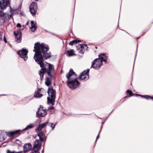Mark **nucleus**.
<instances>
[{
	"label": "nucleus",
	"instance_id": "obj_6",
	"mask_svg": "<svg viewBox=\"0 0 153 153\" xmlns=\"http://www.w3.org/2000/svg\"><path fill=\"white\" fill-rule=\"evenodd\" d=\"M89 69H88L87 70L84 71L80 74L79 78L82 80H86L89 78L88 72Z\"/></svg>",
	"mask_w": 153,
	"mask_h": 153
},
{
	"label": "nucleus",
	"instance_id": "obj_12",
	"mask_svg": "<svg viewBox=\"0 0 153 153\" xmlns=\"http://www.w3.org/2000/svg\"><path fill=\"white\" fill-rule=\"evenodd\" d=\"M85 47H87V46L85 45H82L79 44L76 46V48L79 52L82 53L84 52V48Z\"/></svg>",
	"mask_w": 153,
	"mask_h": 153
},
{
	"label": "nucleus",
	"instance_id": "obj_26",
	"mask_svg": "<svg viewBox=\"0 0 153 153\" xmlns=\"http://www.w3.org/2000/svg\"><path fill=\"white\" fill-rule=\"evenodd\" d=\"M7 153H17V152L15 151H11L9 149H8L7 150Z\"/></svg>",
	"mask_w": 153,
	"mask_h": 153
},
{
	"label": "nucleus",
	"instance_id": "obj_33",
	"mask_svg": "<svg viewBox=\"0 0 153 153\" xmlns=\"http://www.w3.org/2000/svg\"><path fill=\"white\" fill-rule=\"evenodd\" d=\"M99 134H98V135L97 136V137L96 141L97 140V139L99 138Z\"/></svg>",
	"mask_w": 153,
	"mask_h": 153
},
{
	"label": "nucleus",
	"instance_id": "obj_11",
	"mask_svg": "<svg viewBox=\"0 0 153 153\" xmlns=\"http://www.w3.org/2000/svg\"><path fill=\"white\" fill-rule=\"evenodd\" d=\"M40 141L39 140H36L34 142L33 146L34 150L39 151L40 149L41 146Z\"/></svg>",
	"mask_w": 153,
	"mask_h": 153
},
{
	"label": "nucleus",
	"instance_id": "obj_38",
	"mask_svg": "<svg viewBox=\"0 0 153 153\" xmlns=\"http://www.w3.org/2000/svg\"><path fill=\"white\" fill-rule=\"evenodd\" d=\"M38 90H39V91H40V90H41V89H39H39H38Z\"/></svg>",
	"mask_w": 153,
	"mask_h": 153
},
{
	"label": "nucleus",
	"instance_id": "obj_34",
	"mask_svg": "<svg viewBox=\"0 0 153 153\" xmlns=\"http://www.w3.org/2000/svg\"><path fill=\"white\" fill-rule=\"evenodd\" d=\"M2 22L3 23L4 22V21L3 19H0V22ZM1 24H0V25H1Z\"/></svg>",
	"mask_w": 153,
	"mask_h": 153
},
{
	"label": "nucleus",
	"instance_id": "obj_25",
	"mask_svg": "<svg viewBox=\"0 0 153 153\" xmlns=\"http://www.w3.org/2000/svg\"><path fill=\"white\" fill-rule=\"evenodd\" d=\"M49 125H50V126L53 129L55 126V125L52 123L49 124Z\"/></svg>",
	"mask_w": 153,
	"mask_h": 153
},
{
	"label": "nucleus",
	"instance_id": "obj_1",
	"mask_svg": "<svg viewBox=\"0 0 153 153\" xmlns=\"http://www.w3.org/2000/svg\"><path fill=\"white\" fill-rule=\"evenodd\" d=\"M49 50V48L47 45L44 43L40 44L39 42L35 43L34 49L33 51L35 52L34 58L35 61L42 68L39 71V74L40 76V80H42L45 73L46 72L48 75L51 78H54L55 74L54 65L48 64V67L47 70L45 67L43 63V59L42 54L43 53V56L45 59L50 58L51 54L50 53H47L46 52Z\"/></svg>",
	"mask_w": 153,
	"mask_h": 153
},
{
	"label": "nucleus",
	"instance_id": "obj_17",
	"mask_svg": "<svg viewBox=\"0 0 153 153\" xmlns=\"http://www.w3.org/2000/svg\"><path fill=\"white\" fill-rule=\"evenodd\" d=\"M39 138V140L41 141H43L45 140L46 138L44 135V134L42 132H40L37 134Z\"/></svg>",
	"mask_w": 153,
	"mask_h": 153
},
{
	"label": "nucleus",
	"instance_id": "obj_18",
	"mask_svg": "<svg viewBox=\"0 0 153 153\" xmlns=\"http://www.w3.org/2000/svg\"><path fill=\"white\" fill-rule=\"evenodd\" d=\"M48 123V122H46L45 123H42L39 125L37 127V129L38 131L41 130L45 126L47 125Z\"/></svg>",
	"mask_w": 153,
	"mask_h": 153
},
{
	"label": "nucleus",
	"instance_id": "obj_35",
	"mask_svg": "<svg viewBox=\"0 0 153 153\" xmlns=\"http://www.w3.org/2000/svg\"><path fill=\"white\" fill-rule=\"evenodd\" d=\"M2 35H1V34H0V42L2 40Z\"/></svg>",
	"mask_w": 153,
	"mask_h": 153
},
{
	"label": "nucleus",
	"instance_id": "obj_31",
	"mask_svg": "<svg viewBox=\"0 0 153 153\" xmlns=\"http://www.w3.org/2000/svg\"><path fill=\"white\" fill-rule=\"evenodd\" d=\"M4 40L5 43H7V40H6V39L5 36H4Z\"/></svg>",
	"mask_w": 153,
	"mask_h": 153
},
{
	"label": "nucleus",
	"instance_id": "obj_13",
	"mask_svg": "<svg viewBox=\"0 0 153 153\" xmlns=\"http://www.w3.org/2000/svg\"><path fill=\"white\" fill-rule=\"evenodd\" d=\"M99 59H100L102 62L103 61L106 62L108 56H106L105 53H100L99 55Z\"/></svg>",
	"mask_w": 153,
	"mask_h": 153
},
{
	"label": "nucleus",
	"instance_id": "obj_27",
	"mask_svg": "<svg viewBox=\"0 0 153 153\" xmlns=\"http://www.w3.org/2000/svg\"><path fill=\"white\" fill-rule=\"evenodd\" d=\"M127 93H129V95L130 96H132V94H133L132 92L131 91H129V90H128L127 91Z\"/></svg>",
	"mask_w": 153,
	"mask_h": 153
},
{
	"label": "nucleus",
	"instance_id": "obj_19",
	"mask_svg": "<svg viewBox=\"0 0 153 153\" xmlns=\"http://www.w3.org/2000/svg\"><path fill=\"white\" fill-rule=\"evenodd\" d=\"M42 96V94L40 93L39 92L37 91H36L34 95V97L35 98H40Z\"/></svg>",
	"mask_w": 153,
	"mask_h": 153
},
{
	"label": "nucleus",
	"instance_id": "obj_5",
	"mask_svg": "<svg viewBox=\"0 0 153 153\" xmlns=\"http://www.w3.org/2000/svg\"><path fill=\"white\" fill-rule=\"evenodd\" d=\"M28 51L26 49H22L21 50L19 51L17 53L19 55L20 57L23 59L24 60H26L27 59V56Z\"/></svg>",
	"mask_w": 153,
	"mask_h": 153
},
{
	"label": "nucleus",
	"instance_id": "obj_10",
	"mask_svg": "<svg viewBox=\"0 0 153 153\" xmlns=\"http://www.w3.org/2000/svg\"><path fill=\"white\" fill-rule=\"evenodd\" d=\"M22 131L20 130H17L14 131L8 132L7 133V135L10 137H13L15 135H18L20 134Z\"/></svg>",
	"mask_w": 153,
	"mask_h": 153
},
{
	"label": "nucleus",
	"instance_id": "obj_15",
	"mask_svg": "<svg viewBox=\"0 0 153 153\" xmlns=\"http://www.w3.org/2000/svg\"><path fill=\"white\" fill-rule=\"evenodd\" d=\"M14 33L16 36V41L20 42L21 39V33L19 31H14Z\"/></svg>",
	"mask_w": 153,
	"mask_h": 153
},
{
	"label": "nucleus",
	"instance_id": "obj_28",
	"mask_svg": "<svg viewBox=\"0 0 153 153\" xmlns=\"http://www.w3.org/2000/svg\"><path fill=\"white\" fill-rule=\"evenodd\" d=\"M31 153H40L38 151L34 150V151H33Z\"/></svg>",
	"mask_w": 153,
	"mask_h": 153
},
{
	"label": "nucleus",
	"instance_id": "obj_14",
	"mask_svg": "<svg viewBox=\"0 0 153 153\" xmlns=\"http://www.w3.org/2000/svg\"><path fill=\"white\" fill-rule=\"evenodd\" d=\"M32 146L30 143L25 144L24 146V151L25 152H28L32 149Z\"/></svg>",
	"mask_w": 153,
	"mask_h": 153
},
{
	"label": "nucleus",
	"instance_id": "obj_20",
	"mask_svg": "<svg viewBox=\"0 0 153 153\" xmlns=\"http://www.w3.org/2000/svg\"><path fill=\"white\" fill-rule=\"evenodd\" d=\"M66 54L68 56H71L75 55L74 54V51L73 50H70L67 51L66 52Z\"/></svg>",
	"mask_w": 153,
	"mask_h": 153
},
{
	"label": "nucleus",
	"instance_id": "obj_32",
	"mask_svg": "<svg viewBox=\"0 0 153 153\" xmlns=\"http://www.w3.org/2000/svg\"><path fill=\"white\" fill-rule=\"evenodd\" d=\"M5 139V138H4V137L3 138L1 139V136L0 137V141H2L3 140H4Z\"/></svg>",
	"mask_w": 153,
	"mask_h": 153
},
{
	"label": "nucleus",
	"instance_id": "obj_36",
	"mask_svg": "<svg viewBox=\"0 0 153 153\" xmlns=\"http://www.w3.org/2000/svg\"><path fill=\"white\" fill-rule=\"evenodd\" d=\"M28 23H29V22L28 21H27V23L26 24V25H28Z\"/></svg>",
	"mask_w": 153,
	"mask_h": 153
},
{
	"label": "nucleus",
	"instance_id": "obj_16",
	"mask_svg": "<svg viewBox=\"0 0 153 153\" xmlns=\"http://www.w3.org/2000/svg\"><path fill=\"white\" fill-rule=\"evenodd\" d=\"M31 26L30 27L31 30V31L34 32L36 30V23L33 21H31Z\"/></svg>",
	"mask_w": 153,
	"mask_h": 153
},
{
	"label": "nucleus",
	"instance_id": "obj_3",
	"mask_svg": "<svg viewBox=\"0 0 153 153\" xmlns=\"http://www.w3.org/2000/svg\"><path fill=\"white\" fill-rule=\"evenodd\" d=\"M48 97H47V103L54 105L56 97V90L53 89L52 87H49L48 88Z\"/></svg>",
	"mask_w": 153,
	"mask_h": 153
},
{
	"label": "nucleus",
	"instance_id": "obj_30",
	"mask_svg": "<svg viewBox=\"0 0 153 153\" xmlns=\"http://www.w3.org/2000/svg\"><path fill=\"white\" fill-rule=\"evenodd\" d=\"M16 26L17 27H20L21 26V24L19 23H18L17 24Z\"/></svg>",
	"mask_w": 153,
	"mask_h": 153
},
{
	"label": "nucleus",
	"instance_id": "obj_40",
	"mask_svg": "<svg viewBox=\"0 0 153 153\" xmlns=\"http://www.w3.org/2000/svg\"><path fill=\"white\" fill-rule=\"evenodd\" d=\"M96 48H97V47H96Z\"/></svg>",
	"mask_w": 153,
	"mask_h": 153
},
{
	"label": "nucleus",
	"instance_id": "obj_29",
	"mask_svg": "<svg viewBox=\"0 0 153 153\" xmlns=\"http://www.w3.org/2000/svg\"><path fill=\"white\" fill-rule=\"evenodd\" d=\"M54 107L53 106H51V107H49L48 108L49 109H50V110H53L54 109Z\"/></svg>",
	"mask_w": 153,
	"mask_h": 153
},
{
	"label": "nucleus",
	"instance_id": "obj_7",
	"mask_svg": "<svg viewBox=\"0 0 153 153\" xmlns=\"http://www.w3.org/2000/svg\"><path fill=\"white\" fill-rule=\"evenodd\" d=\"M29 8L31 13L33 15H35L37 10L36 3L35 2H33L30 6Z\"/></svg>",
	"mask_w": 153,
	"mask_h": 153
},
{
	"label": "nucleus",
	"instance_id": "obj_9",
	"mask_svg": "<svg viewBox=\"0 0 153 153\" xmlns=\"http://www.w3.org/2000/svg\"><path fill=\"white\" fill-rule=\"evenodd\" d=\"M47 114V111L44 109L40 107L37 112L36 115L37 117H44Z\"/></svg>",
	"mask_w": 153,
	"mask_h": 153
},
{
	"label": "nucleus",
	"instance_id": "obj_22",
	"mask_svg": "<svg viewBox=\"0 0 153 153\" xmlns=\"http://www.w3.org/2000/svg\"><path fill=\"white\" fill-rule=\"evenodd\" d=\"M34 126V124H30V125H28L26 128H24L22 131H26L28 129H31L33 128Z\"/></svg>",
	"mask_w": 153,
	"mask_h": 153
},
{
	"label": "nucleus",
	"instance_id": "obj_23",
	"mask_svg": "<svg viewBox=\"0 0 153 153\" xmlns=\"http://www.w3.org/2000/svg\"><path fill=\"white\" fill-rule=\"evenodd\" d=\"M80 42L79 40H73L70 42L69 44L70 45H73L74 44H76L77 43Z\"/></svg>",
	"mask_w": 153,
	"mask_h": 153
},
{
	"label": "nucleus",
	"instance_id": "obj_37",
	"mask_svg": "<svg viewBox=\"0 0 153 153\" xmlns=\"http://www.w3.org/2000/svg\"><path fill=\"white\" fill-rule=\"evenodd\" d=\"M44 152V149H43L42 151V153H43V152Z\"/></svg>",
	"mask_w": 153,
	"mask_h": 153
},
{
	"label": "nucleus",
	"instance_id": "obj_41",
	"mask_svg": "<svg viewBox=\"0 0 153 153\" xmlns=\"http://www.w3.org/2000/svg\"><path fill=\"white\" fill-rule=\"evenodd\" d=\"M100 131H99V133L100 132Z\"/></svg>",
	"mask_w": 153,
	"mask_h": 153
},
{
	"label": "nucleus",
	"instance_id": "obj_39",
	"mask_svg": "<svg viewBox=\"0 0 153 153\" xmlns=\"http://www.w3.org/2000/svg\"><path fill=\"white\" fill-rule=\"evenodd\" d=\"M39 0H36V1H38Z\"/></svg>",
	"mask_w": 153,
	"mask_h": 153
},
{
	"label": "nucleus",
	"instance_id": "obj_4",
	"mask_svg": "<svg viewBox=\"0 0 153 153\" xmlns=\"http://www.w3.org/2000/svg\"><path fill=\"white\" fill-rule=\"evenodd\" d=\"M102 64V63L100 59H96L92 62L91 68L99 69L100 68Z\"/></svg>",
	"mask_w": 153,
	"mask_h": 153
},
{
	"label": "nucleus",
	"instance_id": "obj_2",
	"mask_svg": "<svg viewBox=\"0 0 153 153\" xmlns=\"http://www.w3.org/2000/svg\"><path fill=\"white\" fill-rule=\"evenodd\" d=\"M66 76L68 79L67 84L70 88L74 89L79 86L80 83L77 80L76 75L72 69H70Z\"/></svg>",
	"mask_w": 153,
	"mask_h": 153
},
{
	"label": "nucleus",
	"instance_id": "obj_21",
	"mask_svg": "<svg viewBox=\"0 0 153 153\" xmlns=\"http://www.w3.org/2000/svg\"><path fill=\"white\" fill-rule=\"evenodd\" d=\"M51 83V82L49 78L47 77L46 78L45 84L47 86H49Z\"/></svg>",
	"mask_w": 153,
	"mask_h": 153
},
{
	"label": "nucleus",
	"instance_id": "obj_8",
	"mask_svg": "<svg viewBox=\"0 0 153 153\" xmlns=\"http://www.w3.org/2000/svg\"><path fill=\"white\" fill-rule=\"evenodd\" d=\"M10 4L9 0H1L0 1V7L1 9H4L9 6Z\"/></svg>",
	"mask_w": 153,
	"mask_h": 153
},
{
	"label": "nucleus",
	"instance_id": "obj_24",
	"mask_svg": "<svg viewBox=\"0 0 153 153\" xmlns=\"http://www.w3.org/2000/svg\"><path fill=\"white\" fill-rule=\"evenodd\" d=\"M5 14L3 12L0 10V17L3 16Z\"/></svg>",
	"mask_w": 153,
	"mask_h": 153
}]
</instances>
